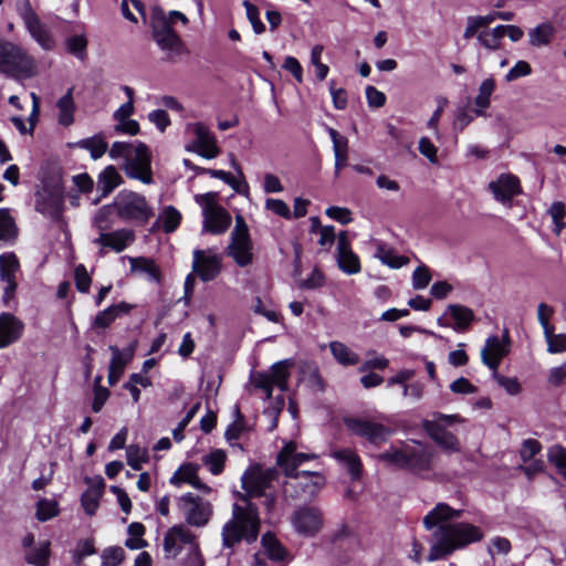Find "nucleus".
<instances>
[{"instance_id": "f257e3e1", "label": "nucleus", "mask_w": 566, "mask_h": 566, "mask_svg": "<svg viewBox=\"0 0 566 566\" xmlns=\"http://www.w3.org/2000/svg\"><path fill=\"white\" fill-rule=\"evenodd\" d=\"M463 511L447 503H438L424 517L423 526L431 531L429 562L444 559L455 551L482 541L483 531L467 522H455Z\"/></svg>"}, {"instance_id": "f03ea898", "label": "nucleus", "mask_w": 566, "mask_h": 566, "mask_svg": "<svg viewBox=\"0 0 566 566\" xmlns=\"http://www.w3.org/2000/svg\"><path fill=\"white\" fill-rule=\"evenodd\" d=\"M315 453L300 452L297 443L287 441L276 457V464L287 480L283 484L285 495L294 499H312L325 484L323 474L316 471H300L298 468L310 460L316 459Z\"/></svg>"}, {"instance_id": "7ed1b4c3", "label": "nucleus", "mask_w": 566, "mask_h": 566, "mask_svg": "<svg viewBox=\"0 0 566 566\" xmlns=\"http://www.w3.org/2000/svg\"><path fill=\"white\" fill-rule=\"evenodd\" d=\"M239 499L242 503L233 504L232 518L223 525L221 531L224 548H232L242 539L252 543L259 535L260 518L256 506L245 495L240 494Z\"/></svg>"}, {"instance_id": "20e7f679", "label": "nucleus", "mask_w": 566, "mask_h": 566, "mask_svg": "<svg viewBox=\"0 0 566 566\" xmlns=\"http://www.w3.org/2000/svg\"><path fill=\"white\" fill-rule=\"evenodd\" d=\"M108 155L112 159H124L126 175L144 184H150L151 167L148 147L140 142H115Z\"/></svg>"}, {"instance_id": "39448f33", "label": "nucleus", "mask_w": 566, "mask_h": 566, "mask_svg": "<svg viewBox=\"0 0 566 566\" xmlns=\"http://www.w3.org/2000/svg\"><path fill=\"white\" fill-rule=\"evenodd\" d=\"M379 459L398 468L408 469L417 474H427L432 470L434 452L431 448L412 441L399 448L381 453Z\"/></svg>"}, {"instance_id": "423d86ee", "label": "nucleus", "mask_w": 566, "mask_h": 566, "mask_svg": "<svg viewBox=\"0 0 566 566\" xmlns=\"http://www.w3.org/2000/svg\"><path fill=\"white\" fill-rule=\"evenodd\" d=\"M0 72L14 78H30L36 73V61L21 45L0 39Z\"/></svg>"}, {"instance_id": "0eeeda50", "label": "nucleus", "mask_w": 566, "mask_h": 566, "mask_svg": "<svg viewBox=\"0 0 566 566\" xmlns=\"http://www.w3.org/2000/svg\"><path fill=\"white\" fill-rule=\"evenodd\" d=\"M253 241L249 227L242 216L235 217V224L230 233V242L224 250L227 256L231 258L238 266L244 268L253 262Z\"/></svg>"}, {"instance_id": "6e6552de", "label": "nucleus", "mask_w": 566, "mask_h": 566, "mask_svg": "<svg viewBox=\"0 0 566 566\" xmlns=\"http://www.w3.org/2000/svg\"><path fill=\"white\" fill-rule=\"evenodd\" d=\"M217 192H207L195 197L196 202L202 209V232L222 234L231 224L230 213L217 202Z\"/></svg>"}, {"instance_id": "1a4fd4ad", "label": "nucleus", "mask_w": 566, "mask_h": 566, "mask_svg": "<svg viewBox=\"0 0 566 566\" xmlns=\"http://www.w3.org/2000/svg\"><path fill=\"white\" fill-rule=\"evenodd\" d=\"M113 205L117 214L124 220H134L144 224L154 216V210L146 198L133 191H119Z\"/></svg>"}, {"instance_id": "9d476101", "label": "nucleus", "mask_w": 566, "mask_h": 566, "mask_svg": "<svg viewBox=\"0 0 566 566\" xmlns=\"http://www.w3.org/2000/svg\"><path fill=\"white\" fill-rule=\"evenodd\" d=\"M184 546H188L192 566H203L202 557L196 543V536L184 525H175L168 530L164 538L167 557H176Z\"/></svg>"}, {"instance_id": "9b49d317", "label": "nucleus", "mask_w": 566, "mask_h": 566, "mask_svg": "<svg viewBox=\"0 0 566 566\" xmlns=\"http://www.w3.org/2000/svg\"><path fill=\"white\" fill-rule=\"evenodd\" d=\"M17 11L22 19L30 36L44 51H52L55 48V40L48 27L40 20L39 15L32 9L29 0H19Z\"/></svg>"}, {"instance_id": "f8f14e48", "label": "nucleus", "mask_w": 566, "mask_h": 566, "mask_svg": "<svg viewBox=\"0 0 566 566\" xmlns=\"http://www.w3.org/2000/svg\"><path fill=\"white\" fill-rule=\"evenodd\" d=\"M64 203V188L60 178H52L43 182L36 192L35 209L40 213L59 218Z\"/></svg>"}, {"instance_id": "ddd939ff", "label": "nucleus", "mask_w": 566, "mask_h": 566, "mask_svg": "<svg viewBox=\"0 0 566 566\" xmlns=\"http://www.w3.org/2000/svg\"><path fill=\"white\" fill-rule=\"evenodd\" d=\"M176 504L190 526L203 527L212 515L211 503L190 492L177 497Z\"/></svg>"}, {"instance_id": "4468645a", "label": "nucleus", "mask_w": 566, "mask_h": 566, "mask_svg": "<svg viewBox=\"0 0 566 566\" xmlns=\"http://www.w3.org/2000/svg\"><path fill=\"white\" fill-rule=\"evenodd\" d=\"M461 419L455 415L434 413L432 419L424 420L423 427L429 436L446 450H457L459 442L455 436L448 430L449 427L459 422Z\"/></svg>"}, {"instance_id": "2eb2a0df", "label": "nucleus", "mask_w": 566, "mask_h": 566, "mask_svg": "<svg viewBox=\"0 0 566 566\" xmlns=\"http://www.w3.org/2000/svg\"><path fill=\"white\" fill-rule=\"evenodd\" d=\"M291 365L290 360H281L275 363L269 371L258 373L252 380L254 387L262 390L266 399L271 398L274 387L285 391L287 389L289 367Z\"/></svg>"}, {"instance_id": "dca6fc26", "label": "nucleus", "mask_w": 566, "mask_h": 566, "mask_svg": "<svg viewBox=\"0 0 566 566\" xmlns=\"http://www.w3.org/2000/svg\"><path fill=\"white\" fill-rule=\"evenodd\" d=\"M187 132L195 136V140L187 150L195 151L206 159H213L219 156L220 148L217 138L209 127L203 123H189Z\"/></svg>"}, {"instance_id": "f3484780", "label": "nucleus", "mask_w": 566, "mask_h": 566, "mask_svg": "<svg viewBox=\"0 0 566 566\" xmlns=\"http://www.w3.org/2000/svg\"><path fill=\"white\" fill-rule=\"evenodd\" d=\"M153 36L157 45L169 56L179 55L182 52V42L171 25H169L166 15L154 17Z\"/></svg>"}, {"instance_id": "a211bd4d", "label": "nucleus", "mask_w": 566, "mask_h": 566, "mask_svg": "<svg viewBox=\"0 0 566 566\" xmlns=\"http://www.w3.org/2000/svg\"><path fill=\"white\" fill-rule=\"evenodd\" d=\"M272 473L259 469H251L241 476L242 488L249 497H265V505L270 509L274 504V497L268 494Z\"/></svg>"}, {"instance_id": "6ab92c4d", "label": "nucleus", "mask_w": 566, "mask_h": 566, "mask_svg": "<svg viewBox=\"0 0 566 566\" xmlns=\"http://www.w3.org/2000/svg\"><path fill=\"white\" fill-rule=\"evenodd\" d=\"M345 424L352 433L373 444H380L390 436V430L387 427L368 419L348 418L345 420Z\"/></svg>"}, {"instance_id": "aec40b11", "label": "nucleus", "mask_w": 566, "mask_h": 566, "mask_svg": "<svg viewBox=\"0 0 566 566\" xmlns=\"http://www.w3.org/2000/svg\"><path fill=\"white\" fill-rule=\"evenodd\" d=\"M510 336L505 329L502 337L496 335L489 336L481 350L482 363L492 371L499 369L501 360L510 353Z\"/></svg>"}, {"instance_id": "412c9836", "label": "nucleus", "mask_w": 566, "mask_h": 566, "mask_svg": "<svg viewBox=\"0 0 566 566\" xmlns=\"http://www.w3.org/2000/svg\"><path fill=\"white\" fill-rule=\"evenodd\" d=\"M20 270V263L17 255L12 252L0 255V279L6 284L3 287L2 301L9 305L14 297L17 290V274Z\"/></svg>"}, {"instance_id": "4be33fe9", "label": "nucleus", "mask_w": 566, "mask_h": 566, "mask_svg": "<svg viewBox=\"0 0 566 566\" xmlns=\"http://www.w3.org/2000/svg\"><path fill=\"white\" fill-rule=\"evenodd\" d=\"M489 190L496 201L511 207L513 198L522 192V187L520 179L515 175L501 174L489 184Z\"/></svg>"}, {"instance_id": "5701e85b", "label": "nucleus", "mask_w": 566, "mask_h": 566, "mask_svg": "<svg viewBox=\"0 0 566 566\" xmlns=\"http://www.w3.org/2000/svg\"><path fill=\"white\" fill-rule=\"evenodd\" d=\"M294 530L303 536H314L323 526V515L317 507L304 506L292 517Z\"/></svg>"}, {"instance_id": "b1692460", "label": "nucleus", "mask_w": 566, "mask_h": 566, "mask_svg": "<svg viewBox=\"0 0 566 566\" xmlns=\"http://www.w3.org/2000/svg\"><path fill=\"white\" fill-rule=\"evenodd\" d=\"M475 316L471 308L460 305L450 304L442 317L438 318V324L444 327H451L458 333L467 332Z\"/></svg>"}, {"instance_id": "393cba45", "label": "nucleus", "mask_w": 566, "mask_h": 566, "mask_svg": "<svg viewBox=\"0 0 566 566\" xmlns=\"http://www.w3.org/2000/svg\"><path fill=\"white\" fill-rule=\"evenodd\" d=\"M193 270L205 281H212L221 271V256L211 251H193Z\"/></svg>"}, {"instance_id": "a878e982", "label": "nucleus", "mask_w": 566, "mask_h": 566, "mask_svg": "<svg viewBox=\"0 0 566 566\" xmlns=\"http://www.w3.org/2000/svg\"><path fill=\"white\" fill-rule=\"evenodd\" d=\"M23 322L11 313L0 314V348L17 343L23 335Z\"/></svg>"}, {"instance_id": "bb28decb", "label": "nucleus", "mask_w": 566, "mask_h": 566, "mask_svg": "<svg viewBox=\"0 0 566 566\" xmlns=\"http://www.w3.org/2000/svg\"><path fill=\"white\" fill-rule=\"evenodd\" d=\"M337 263L339 269L346 274H356L360 272L361 269L359 258L353 252L347 232L345 231L340 232L338 235Z\"/></svg>"}, {"instance_id": "cd10ccee", "label": "nucleus", "mask_w": 566, "mask_h": 566, "mask_svg": "<svg viewBox=\"0 0 566 566\" xmlns=\"http://www.w3.org/2000/svg\"><path fill=\"white\" fill-rule=\"evenodd\" d=\"M135 240V234L132 230L120 229L108 233H101L94 240V243L103 248H109L116 252L124 251Z\"/></svg>"}, {"instance_id": "c85d7f7f", "label": "nucleus", "mask_w": 566, "mask_h": 566, "mask_svg": "<svg viewBox=\"0 0 566 566\" xmlns=\"http://www.w3.org/2000/svg\"><path fill=\"white\" fill-rule=\"evenodd\" d=\"M135 306L127 302H120L118 304H114L99 312L93 322L94 327L106 328L108 327L116 318L128 314Z\"/></svg>"}, {"instance_id": "c756f323", "label": "nucleus", "mask_w": 566, "mask_h": 566, "mask_svg": "<svg viewBox=\"0 0 566 566\" xmlns=\"http://www.w3.org/2000/svg\"><path fill=\"white\" fill-rule=\"evenodd\" d=\"M57 109V124L63 127L71 126L75 120V102L73 97V88H69L67 92L59 98L56 102Z\"/></svg>"}, {"instance_id": "7c9ffc66", "label": "nucleus", "mask_w": 566, "mask_h": 566, "mask_svg": "<svg viewBox=\"0 0 566 566\" xmlns=\"http://www.w3.org/2000/svg\"><path fill=\"white\" fill-rule=\"evenodd\" d=\"M375 258H377L382 264H386L392 269H399L408 263V258L403 255H399L396 253V251L380 242H376V252L374 254Z\"/></svg>"}, {"instance_id": "2f4dec72", "label": "nucleus", "mask_w": 566, "mask_h": 566, "mask_svg": "<svg viewBox=\"0 0 566 566\" xmlns=\"http://www.w3.org/2000/svg\"><path fill=\"white\" fill-rule=\"evenodd\" d=\"M334 359L342 366H355L359 363V355L346 344L333 340L328 345Z\"/></svg>"}, {"instance_id": "473e14b6", "label": "nucleus", "mask_w": 566, "mask_h": 566, "mask_svg": "<svg viewBox=\"0 0 566 566\" xmlns=\"http://www.w3.org/2000/svg\"><path fill=\"white\" fill-rule=\"evenodd\" d=\"M555 28L549 22H544L528 32V42L532 46L541 48L551 44L555 36Z\"/></svg>"}, {"instance_id": "72a5a7b5", "label": "nucleus", "mask_w": 566, "mask_h": 566, "mask_svg": "<svg viewBox=\"0 0 566 566\" xmlns=\"http://www.w3.org/2000/svg\"><path fill=\"white\" fill-rule=\"evenodd\" d=\"M181 213L172 206L165 207L153 228L161 227L166 233L174 232L180 224Z\"/></svg>"}, {"instance_id": "f704fd0d", "label": "nucleus", "mask_w": 566, "mask_h": 566, "mask_svg": "<svg viewBox=\"0 0 566 566\" xmlns=\"http://www.w3.org/2000/svg\"><path fill=\"white\" fill-rule=\"evenodd\" d=\"M332 457L338 462L345 464L353 479H358L361 471L359 457L350 449L336 450Z\"/></svg>"}, {"instance_id": "c9c22d12", "label": "nucleus", "mask_w": 566, "mask_h": 566, "mask_svg": "<svg viewBox=\"0 0 566 566\" xmlns=\"http://www.w3.org/2000/svg\"><path fill=\"white\" fill-rule=\"evenodd\" d=\"M476 40L486 50L497 51L503 46L502 29L500 25L492 29H483L479 32Z\"/></svg>"}, {"instance_id": "e433bc0d", "label": "nucleus", "mask_w": 566, "mask_h": 566, "mask_svg": "<svg viewBox=\"0 0 566 566\" xmlns=\"http://www.w3.org/2000/svg\"><path fill=\"white\" fill-rule=\"evenodd\" d=\"M50 557V543L39 542L34 547L24 552L25 562L33 566H48Z\"/></svg>"}, {"instance_id": "4c0bfd02", "label": "nucleus", "mask_w": 566, "mask_h": 566, "mask_svg": "<svg viewBox=\"0 0 566 566\" xmlns=\"http://www.w3.org/2000/svg\"><path fill=\"white\" fill-rule=\"evenodd\" d=\"M130 269L133 272H142L146 274L148 281L158 283L160 281V272L153 260L147 258H129Z\"/></svg>"}, {"instance_id": "58836bf2", "label": "nucleus", "mask_w": 566, "mask_h": 566, "mask_svg": "<svg viewBox=\"0 0 566 566\" xmlns=\"http://www.w3.org/2000/svg\"><path fill=\"white\" fill-rule=\"evenodd\" d=\"M136 345L130 344L128 347L124 349H119L116 346H111L109 350L112 352V359L109 367L111 369H115L124 373L125 367L129 364V361L134 357Z\"/></svg>"}, {"instance_id": "ea45409f", "label": "nucleus", "mask_w": 566, "mask_h": 566, "mask_svg": "<svg viewBox=\"0 0 566 566\" xmlns=\"http://www.w3.org/2000/svg\"><path fill=\"white\" fill-rule=\"evenodd\" d=\"M120 182V176L112 166L105 168L98 176L97 189L102 197H107Z\"/></svg>"}, {"instance_id": "a19ab883", "label": "nucleus", "mask_w": 566, "mask_h": 566, "mask_svg": "<svg viewBox=\"0 0 566 566\" xmlns=\"http://www.w3.org/2000/svg\"><path fill=\"white\" fill-rule=\"evenodd\" d=\"M77 147L90 151L93 159L101 158L108 149V145L102 135H95L90 138L81 139L76 143Z\"/></svg>"}, {"instance_id": "79ce46f5", "label": "nucleus", "mask_w": 566, "mask_h": 566, "mask_svg": "<svg viewBox=\"0 0 566 566\" xmlns=\"http://www.w3.org/2000/svg\"><path fill=\"white\" fill-rule=\"evenodd\" d=\"M262 545L265 554L270 559L274 562H282L286 556L285 548L276 539V537L270 533L262 536Z\"/></svg>"}, {"instance_id": "37998d69", "label": "nucleus", "mask_w": 566, "mask_h": 566, "mask_svg": "<svg viewBox=\"0 0 566 566\" xmlns=\"http://www.w3.org/2000/svg\"><path fill=\"white\" fill-rule=\"evenodd\" d=\"M495 83L493 78H486L484 80L480 87L479 93L475 97V105L480 108L475 111V114L478 116L484 115V109L490 106V97L492 93L494 92Z\"/></svg>"}, {"instance_id": "c03bdc74", "label": "nucleus", "mask_w": 566, "mask_h": 566, "mask_svg": "<svg viewBox=\"0 0 566 566\" xmlns=\"http://www.w3.org/2000/svg\"><path fill=\"white\" fill-rule=\"evenodd\" d=\"M103 489L99 486L88 488L81 497L82 506L90 516L94 515L99 506Z\"/></svg>"}, {"instance_id": "a18cd8bd", "label": "nucleus", "mask_w": 566, "mask_h": 566, "mask_svg": "<svg viewBox=\"0 0 566 566\" xmlns=\"http://www.w3.org/2000/svg\"><path fill=\"white\" fill-rule=\"evenodd\" d=\"M226 459V452L221 449H216L202 457V463L211 474L219 475L224 469Z\"/></svg>"}, {"instance_id": "49530a36", "label": "nucleus", "mask_w": 566, "mask_h": 566, "mask_svg": "<svg viewBox=\"0 0 566 566\" xmlns=\"http://www.w3.org/2000/svg\"><path fill=\"white\" fill-rule=\"evenodd\" d=\"M127 463L134 470H140L143 463L148 461V450L138 444H130L126 449Z\"/></svg>"}, {"instance_id": "de8ad7c7", "label": "nucleus", "mask_w": 566, "mask_h": 566, "mask_svg": "<svg viewBox=\"0 0 566 566\" xmlns=\"http://www.w3.org/2000/svg\"><path fill=\"white\" fill-rule=\"evenodd\" d=\"M547 459L566 480V448L559 444L551 447L547 452Z\"/></svg>"}, {"instance_id": "09e8293b", "label": "nucleus", "mask_w": 566, "mask_h": 566, "mask_svg": "<svg viewBox=\"0 0 566 566\" xmlns=\"http://www.w3.org/2000/svg\"><path fill=\"white\" fill-rule=\"evenodd\" d=\"M59 514V505L54 500L42 499L38 502L35 516L39 521L45 522Z\"/></svg>"}, {"instance_id": "8fccbe9b", "label": "nucleus", "mask_w": 566, "mask_h": 566, "mask_svg": "<svg viewBox=\"0 0 566 566\" xmlns=\"http://www.w3.org/2000/svg\"><path fill=\"white\" fill-rule=\"evenodd\" d=\"M547 343V352L551 354H560L566 352V334H555L554 329L544 332Z\"/></svg>"}, {"instance_id": "3c124183", "label": "nucleus", "mask_w": 566, "mask_h": 566, "mask_svg": "<svg viewBox=\"0 0 566 566\" xmlns=\"http://www.w3.org/2000/svg\"><path fill=\"white\" fill-rule=\"evenodd\" d=\"M17 228L8 209H0V240L13 239Z\"/></svg>"}, {"instance_id": "603ef678", "label": "nucleus", "mask_w": 566, "mask_h": 566, "mask_svg": "<svg viewBox=\"0 0 566 566\" xmlns=\"http://www.w3.org/2000/svg\"><path fill=\"white\" fill-rule=\"evenodd\" d=\"M197 469L192 464L181 465L170 478L169 482L176 486L181 483L190 484L197 478Z\"/></svg>"}, {"instance_id": "864d4df0", "label": "nucleus", "mask_w": 566, "mask_h": 566, "mask_svg": "<svg viewBox=\"0 0 566 566\" xmlns=\"http://www.w3.org/2000/svg\"><path fill=\"white\" fill-rule=\"evenodd\" d=\"M66 46L70 53L83 60L86 55L87 41L83 34L72 35L66 40Z\"/></svg>"}, {"instance_id": "5fc2aeb1", "label": "nucleus", "mask_w": 566, "mask_h": 566, "mask_svg": "<svg viewBox=\"0 0 566 566\" xmlns=\"http://www.w3.org/2000/svg\"><path fill=\"white\" fill-rule=\"evenodd\" d=\"M243 7L245 8L247 18L250 21V23L253 28V31L256 34L263 33L265 31V25L260 19L259 9L248 0L243 1Z\"/></svg>"}, {"instance_id": "6e6d98bb", "label": "nucleus", "mask_w": 566, "mask_h": 566, "mask_svg": "<svg viewBox=\"0 0 566 566\" xmlns=\"http://www.w3.org/2000/svg\"><path fill=\"white\" fill-rule=\"evenodd\" d=\"M125 556V552L122 547L113 546L103 551L102 564L104 566H117L119 565Z\"/></svg>"}, {"instance_id": "4d7b16f0", "label": "nucleus", "mask_w": 566, "mask_h": 566, "mask_svg": "<svg viewBox=\"0 0 566 566\" xmlns=\"http://www.w3.org/2000/svg\"><path fill=\"white\" fill-rule=\"evenodd\" d=\"M493 377L509 395L515 396L521 392L522 388L516 378L502 376L497 370L493 371Z\"/></svg>"}, {"instance_id": "13d9d810", "label": "nucleus", "mask_w": 566, "mask_h": 566, "mask_svg": "<svg viewBox=\"0 0 566 566\" xmlns=\"http://www.w3.org/2000/svg\"><path fill=\"white\" fill-rule=\"evenodd\" d=\"M200 409V402L195 403L190 410L187 412V415L184 417V419L178 423L177 428L172 430V437L177 442H180L184 440V430L189 424V422L192 420L195 415Z\"/></svg>"}, {"instance_id": "bf43d9fd", "label": "nucleus", "mask_w": 566, "mask_h": 566, "mask_svg": "<svg viewBox=\"0 0 566 566\" xmlns=\"http://www.w3.org/2000/svg\"><path fill=\"white\" fill-rule=\"evenodd\" d=\"M418 149L431 164H438V148L428 137L419 139Z\"/></svg>"}, {"instance_id": "052dcab7", "label": "nucleus", "mask_w": 566, "mask_h": 566, "mask_svg": "<svg viewBox=\"0 0 566 566\" xmlns=\"http://www.w3.org/2000/svg\"><path fill=\"white\" fill-rule=\"evenodd\" d=\"M265 208L285 219L292 218L290 207L281 199L268 198L265 200Z\"/></svg>"}, {"instance_id": "680f3d73", "label": "nucleus", "mask_w": 566, "mask_h": 566, "mask_svg": "<svg viewBox=\"0 0 566 566\" xmlns=\"http://www.w3.org/2000/svg\"><path fill=\"white\" fill-rule=\"evenodd\" d=\"M326 216L331 219L342 223L348 224L352 222V211L347 208L332 206L328 207L325 211Z\"/></svg>"}, {"instance_id": "e2e57ef3", "label": "nucleus", "mask_w": 566, "mask_h": 566, "mask_svg": "<svg viewBox=\"0 0 566 566\" xmlns=\"http://www.w3.org/2000/svg\"><path fill=\"white\" fill-rule=\"evenodd\" d=\"M542 450L541 443L535 439H526L520 450V455L524 462L531 461Z\"/></svg>"}, {"instance_id": "0e129e2a", "label": "nucleus", "mask_w": 566, "mask_h": 566, "mask_svg": "<svg viewBox=\"0 0 566 566\" xmlns=\"http://www.w3.org/2000/svg\"><path fill=\"white\" fill-rule=\"evenodd\" d=\"M431 274L428 268L418 266L412 274V286L416 290H423L428 286Z\"/></svg>"}, {"instance_id": "69168bd1", "label": "nucleus", "mask_w": 566, "mask_h": 566, "mask_svg": "<svg viewBox=\"0 0 566 566\" xmlns=\"http://www.w3.org/2000/svg\"><path fill=\"white\" fill-rule=\"evenodd\" d=\"M488 551L491 556L495 554L507 555L511 551V543L505 537L495 536L491 539Z\"/></svg>"}, {"instance_id": "338daca9", "label": "nucleus", "mask_w": 566, "mask_h": 566, "mask_svg": "<svg viewBox=\"0 0 566 566\" xmlns=\"http://www.w3.org/2000/svg\"><path fill=\"white\" fill-rule=\"evenodd\" d=\"M532 73V67L526 61H518L515 65L507 72L505 75V80L507 82L515 81L520 77L527 76Z\"/></svg>"}, {"instance_id": "774afa93", "label": "nucleus", "mask_w": 566, "mask_h": 566, "mask_svg": "<svg viewBox=\"0 0 566 566\" xmlns=\"http://www.w3.org/2000/svg\"><path fill=\"white\" fill-rule=\"evenodd\" d=\"M547 381L554 386L558 387L566 382V363L560 366L553 367L548 371Z\"/></svg>"}]
</instances>
